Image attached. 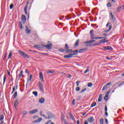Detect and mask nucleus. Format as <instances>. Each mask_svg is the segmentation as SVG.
I'll list each match as a JSON object with an SVG mask.
<instances>
[{"label": "nucleus", "instance_id": "nucleus-20", "mask_svg": "<svg viewBox=\"0 0 124 124\" xmlns=\"http://www.w3.org/2000/svg\"><path fill=\"white\" fill-rule=\"evenodd\" d=\"M27 9H28V3L26 4L25 7L24 8V12L26 15H28Z\"/></svg>", "mask_w": 124, "mask_h": 124}, {"label": "nucleus", "instance_id": "nucleus-61", "mask_svg": "<svg viewBox=\"0 0 124 124\" xmlns=\"http://www.w3.org/2000/svg\"><path fill=\"white\" fill-rule=\"evenodd\" d=\"M105 115L107 117H108V112H107V111H106Z\"/></svg>", "mask_w": 124, "mask_h": 124}, {"label": "nucleus", "instance_id": "nucleus-36", "mask_svg": "<svg viewBox=\"0 0 124 124\" xmlns=\"http://www.w3.org/2000/svg\"><path fill=\"white\" fill-rule=\"evenodd\" d=\"M65 52H66V53H70V52H72V50L71 49H68V48H66V50H65Z\"/></svg>", "mask_w": 124, "mask_h": 124}, {"label": "nucleus", "instance_id": "nucleus-5", "mask_svg": "<svg viewBox=\"0 0 124 124\" xmlns=\"http://www.w3.org/2000/svg\"><path fill=\"white\" fill-rule=\"evenodd\" d=\"M90 32L91 34V39H96L97 37L94 36V33H93V30H91Z\"/></svg>", "mask_w": 124, "mask_h": 124}, {"label": "nucleus", "instance_id": "nucleus-13", "mask_svg": "<svg viewBox=\"0 0 124 124\" xmlns=\"http://www.w3.org/2000/svg\"><path fill=\"white\" fill-rule=\"evenodd\" d=\"M38 112V109H35L29 111V114H35V113H37Z\"/></svg>", "mask_w": 124, "mask_h": 124}, {"label": "nucleus", "instance_id": "nucleus-42", "mask_svg": "<svg viewBox=\"0 0 124 124\" xmlns=\"http://www.w3.org/2000/svg\"><path fill=\"white\" fill-rule=\"evenodd\" d=\"M39 54L40 55H45V56H48V53H43L39 52Z\"/></svg>", "mask_w": 124, "mask_h": 124}, {"label": "nucleus", "instance_id": "nucleus-64", "mask_svg": "<svg viewBox=\"0 0 124 124\" xmlns=\"http://www.w3.org/2000/svg\"><path fill=\"white\" fill-rule=\"evenodd\" d=\"M105 121H106V124H108V120H107V119H105Z\"/></svg>", "mask_w": 124, "mask_h": 124}, {"label": "nucleus", "instance_id": "nucleus-21", "mask_svg": "<svg viewBox=\"0 0 124 124\" xmlns=\"http://www.w3.org/2000/svg\"><path fill=\"white\" fill-rule=\"evenodd\" d=\"M22 77H23V71L22 70L21 71V72H20V73L19 74V78H18L19 80H20V78H22Z\"/></svg>", "mask_w": 124, "mask_h": 124}, {"label": "nucleus", "instance_id": "nucleus-35", "mask_svg": "<svg viewBox=\"0 0 124 124\" xmlns=\"http://www.w3.org/2000/svg\"><path fill=\"white\" fill-rule=\"evenodd\" d=\"M78 44H79V40H77L76 41L75 45V47H76V46H78Z\"/></svg>", "mask_w": 124, "mask_h": 124}, {"label": "nucleus", "instance_id": "nucleus-48", "mask_svg": "<svg viewBox=\"0 0 124 124\" xmlns=\"http://www.w3.org/2000/svg\"><path fill=\"white\" fill-rule=\"evenodd\" d=\"M65 47L66 48V49H69V46H68V45H67V44H65Z\"/></svg>", "mask_w": 124, "mask_h": 124}, {"label": "nucleus", "instance_id": "nucleus-50", "mask_svg": "<svg viewBox=\"0 0 124 124\" xmlns=\"http://www.w3.org/2000/svg\"><path fill=\"white\" fill-rule=\"evenodd\" d=\"M77 86L78 87L79 86V84H80V81L78 80L76 82Z\"/></svg>", "mask_w": 124, "mask_h": 124}, {"label": "nucleus", "instance_id": "nucleus-18", "mask_svg": "<svg viewBox=\"0 0 124 124\" xmlns=\"http://www.w3.org/2000/svg\"><path fill=\"white\" fill-rule=\"evenodd\" d=\"M25 29L27 33H28V34L31 33V30L29 29V27H28V26H26Z\"/></svg>", "mask_w": 124, "mask_h": 124}, {"label": "nucleus", "instance_id": "nucleus-3", "mask_svg": "<svg viewBox=\"0 0 124 124\" xmlns=\"http://www.w3.org/2000/svg\"><path fill=\"white\" fill-rule=\"evenodd\" d=\"M88 122L90 123L91 124L93 123L94 122V118L93 117H91L89 118L87 120L85 121L84 124H88Z\"/></svg>", "mask_w": 124, "mask_h": 124}, {"label": "nucleus", "instance_id": "nucleus-31", "mask_svg": "<svg viewBox=\"0 0 124 124\" xmlns=\"http://www.w3.org/2000/svg\"><path fill=\"white\" fill-rule=\"evenodd\" d=\"M87 50L86 48H82L79 49V53H83V52H85Z\"/></svg>", "mask_w": 124, "mask_h": 124}, {"label": "nucleus", "instance_id": "nucleus-17", "mask_svg": "<svg viewBox=\"0 0 124 124\" xmlns=\"http://www.w3.org/2000/svg\"><path fill=\"white\" fill-rule=\"evenodd\" d=\"M69 116L71 119V120H72L73 121H75V118H74V116H73V115L71 114V113H69Z\"/></svg>", "mask_w": 124, "mask_h": 124}, {"label": "nucleus", "instance_id": "nucleus-60", "mask_svg": "<svg viewBox=\"0 0 124 124\" xmlns=\"http://www.w3.org/2000/svg\"><path fill=\"white\" fill-rule=\"evenodd\" d=\"M38 45H34V47L36 48V49H38Z\"/></svg>", "mask_w": 124, "mask_h": 124}, {"label": "nucleus", "instance_id": "nucleus-22", "mask_svg": "<svg viewBox=\"0 0 124 124\" xmlns=\"http://www.w3.org/2000/svg\"><path fill=\"white\" fill-rule=\"evenodd\" d=\"M104 49H105L106 50H112V47L110 46H107V47H104Z\"/></svg>", "mask_w": 124, "mask_h": 124}, {"label": "nucleus", "instance_id": "nucleus-23", "mask_svg": "<svg viewBox=\"0 0 124 124\" xmlns=\"http://www.w3.org/2000/svg\"><path fill=\"white\" fill-rule=\"evenodd\" d=\"M101 100H102V94H100L99 96L98 101H99V102H101Z\"/></svg>", "mask_w": 124, "mask_h": 124}, {"label": "nucleus", "instance_id": "nucleus-33", "mask_svg": "<svg viewBox=\"0 0 124 124\" xmlns=\"http://www.w3.org/2000/svg\"><path fill=\"white\" fill-rule=\"evenodd\" d=\"M32 79V75L31 74L30 76V78L28 79V82H30V81H31V79Z\"/></svg>", "mask_w": 124, "mask_h": 124}, {"label": "nucleus", "instance_id": "nucleus-28", "mask_svg": "<svg viewBox=\"0 0 124 124\" xmlns=\"http://www.w3.org/2000/svg\"><path fill=\"white\" fill-rule=\"evenodd\" d=\"M109 93H110V91H109L107 93L106 96L105 97V100H106V98H108V96H109Z\"/></svg>", "mask_w": 124, "mask_h": 124}, {"label": "nucleus", "instance_id": "nucleus-44", "mask_svg": "<svg viewBox=\"0 0 124 124\" xmlns=\"http://www.w3.org/2000/svg\"><path fill=\"white\" fill-rule=\"evenodd\" d=\"M86 91H87V88H85V89L82 90L80 91V93H84V92H86Z\"/></svg>", "mask_w": 124, "mask_h": 124}, {"label": "nucleus", "instance_id": "nucleus-62", "mask_svg": "<svg viewBox=\"0 0 124 124\" xmlns=\"http://www.w3.org/2000/svg\"><path fill=\"white\" fill-rule=\"evenodd\" d=\"M77 124H80V121L79 120H77Z\"/></svg>", "mask_w": 124, "mask_h": 124}, {"label": "nucleus", "instance_id": "nucleus-49", "mask_svg": "<svg viewBox=\"0 0 124 124\" xmlns=\"http://www.w3.org/2000/svg\"><path fill=\"white\" fill-rule=\"evenodd\" d=\"M111 6H112V5H111V3H108L107 4V6H108V7H111Z\"/></svg>", "mask_w": 124, "mask_h": 124}, {"label": "nucleus", "instance_id": "nucleus-30", "mask_svg": "<svg viewBox=\"0 0 124 124\" xmlns=\"http://www.w3.org/2000/svg\"><path fill=\"white\" fill-rule=\"evenodd\" d=\"M111 29H112V25H109L108 26V30H107V32H109V31H111Z\"/></svg>", "mask_w": 124, "mask_h": 124}, {"label": "nucleus", "instance_id": "nucleus-46", "mask_svg": "<svg viewBox=\"0 0 124 124\" xmlns=\"http://www.w3.org/2000/svg\"><path fill=\"white\" fill-rule=\"evenodd\" d=\"M76 90L77 92H79L80 91V87H78L76 88Z\"/></svg>", "mask_w": 124, "mask_h": 124}, {"label": "nucleus", "instance_id": "nucleus-25", "mask_svg": "<svg viewBox=\"0 0 124 124\" xmlns=\"http://www.w3.org/2000/svg\"><path fill=\"white\" fill-rule=\"evenodd\" d=\"M28 114V111L27 110H24L22 112V117L24 118L25 116H26V114Z\"/></svg>", "mask_w": 124, "mask_h": 124}, {"label": "nucleus", "instance_id": "nucleus-43", "mask_svg": "<svg viewBox=\"0 0 124 124\" xmlns=\"http://www.w3.org/2000/svg\"><path fill=\"white\" fill-rule=\"evenodd\" d=\"M93 86V84L91 82L88 83V87H92Z\"/></svg>", "mask_w": 124, "mask_h": 124}, {"label": "nucleus", "instance_id": "nucleus-24", "mask_svg": "<svg viewBox=\"0 0 124 124\" xmlns=\"http://www.w3.org/2000/svg\"><path fill=\"white\" fill-rule=\"evenodd\" d=\"M41 121H42V118H39L38 119V120L34 121V123H40V122H41Z\"/></svg>", "mask_w": 124, "mask_h": 124}, {"label": "nucleus", "instance_id": "nucleus-41", "mask_svg": "<svg viewBox=\"0 0 124 124\" xmlns=\"http://www.w3.org/2000/svg\"><path fill=\"white\" fill-rule=\"evenodd\" d=\"M32 93L35 96H37V92H33Z\"/></svg>", "mask_w": 124, "mask_h": 124}, {"label": "nucleus", "instance_id": "nucleus-56", "mask_svg": "<svg viewBox=\"0 0 124 124\" xmlns=\"http://www.w3.org/2000/svg\"><path fill=\"white\" fill-rule=\"evenodd\" d=\"M72 104H73L74 105H75V99H73V100Z\"/></svg>", "mask_w": 124, "mask_h": 124}, {"label": "nucleus", "instance_id": "nucleus-47", "mask_svg": "<svg viewBox=\"0 0 124 124\" xmlns=\"http://www.w3.org/2000/svg\"><path fill=\"white\" fill-rule=\"evenodd\" d=\"M15 89H16L15 87H13V91L11 93V94H12L14 92H15Z\"/></svg>", "mask_w": 124, "mask_h": 124}, {"label": "nucleus", "instance_id": "nucleus-14", "mask_svg": "<svg viewBox=\"0 0 124 124\" xmlns=\"http://www.w3.org/2000/svg\"><path fill=\"white\" fill-rule=\"evenodd\" d=\"M95 40H91L90 41H86L84 42V44H90V43H93V42H95Z\"/></svg>", "mask_w": 124, "mask_h": 124}, {"label": "nucleus", "instance_id": "nucleus-10", "mask_svg": "<svg viewBox=\"0 0 124 124\" xmlns=\"http://www.w3.org/2000/svg\"><path fill=\"white\" fill-rule=\"evenodd\" d=\"M40 116H41V117H43V118H45V119H47V116H46V115L44 113V112L42 111H40Z\"/></svg>", "mask_w": 124, "mask_h": 124}, {"label": "nucleus", "instance_id": "nucleus-19", "mask_svg": "<svg viewBox=\"0 0 124 124\" xmlns=\"http://www.w3.org/2000/svg\"><path fill=\"white\" fill-rule=\"evenodd\" d=\"M39 103L42 104L45 102V99L44 98H41L39 100Z\"/></svg>", "mask_w": 124, "mask_h": 124}, {"label": "nucleus", "instance_id": "nucleus-58", "mask_svg": "<svg viewBox=\"0 0 124 124\" xmlns=\"http://www.w3.org/2000/svg\"><path fill=\"white\" fill-rule=\"evenodd\" d=\"M107 110H108L107 106H106L105 107V112H107Z\"/></svg>", "mask_w": 124, "mask_h": 124}, {"label": "nucleus", "instance_id": "nucleus-39", "mask_svg": "<svg viewBox=\"0 0 124 124\" xmlns=\"http://www.w3.org/2000/svg\"><path fill=\"white\" fill-rule=\"evenodd\" d=\"M4 118V116L3 115H1L0 117V121H3Z\"/></svg>", "mask_w": 124, "mask_h": 124}, {"label": "nucleus", "instance_id": "nucleus-29", "mask_svg": "<svg viewBox=\"0 0 124 124\" xmlns=\"http://www.w3.org/2000/svg\"><path fill=\"white\" fill-rule=\"evenodd\" d=\"M47 73L50 74H53V73H55V70H49L47 72Z\"/></svg>", "mask_w": 124, "mask_h": 124}, {"label": "nucleus", "instance_id": "nucleus-16", "mask_svg": "<svg viewBox=\"0 0 124 124\" xmlns=\"http://www.w3.org/2000/svg\"><path fill=\"white\" fill-rule=\"evenodd\" d=\"M123 9H124V5L119 7L117 9V11H118V12H120V11H121V10H123Z\"/></svg>", "mask_w": 124, "mask_h": 124}, {"label": "nucleus", "instance_id": "nucleus-45", "mask_svg": "<svg viewBox=\"0 0 124 124\" xmlns=\"http://www.w3.org/2000/svg\"><path fill=\"white\" fill-rule=\"evenodd\" d=\"M14 6V5L13 4H11V5H10V8L11 9H12V8H13Z\"/></svg>", "mask_w": 124, "mask_h": 124}, {"label": "nucleus", "instance_id": "nucleus-63", "mask_svg": "<svg viewBox=\"0 0 124 124\" xmlns=\"http://www.w3.org/2000/svg\"><path fill=\"white\" fill-rule=\"evenodd\" d=\"M110 23H109V22L108 23V24L106 25V27H108L109 26V25H110Z\"/></svg>", "mask_w": 124, "mask_h": 124}, {"label": "nucleus", "instance_id": "nucleus-55", "mask_svg": "<svg viewBox=\"0 0 124 124\" xmlns=\"http://www.w3.org/2000/svg\"><path fill=\"white\" fill-rule=\"evenodd\" d=\"M106 60H111L112 58H110L109 57H106Z\"/></svg>", "mask_w": 124, "mask_h": 124}, {"label": "nucleus", "instance_id": "nucleus-37", "mask_svg": "<svg viewBox=\"0 0 124 124\" xmlns=\"http://www.w3.org/2000/svg\"><path fill=\"white\" fill-rule=\"evenodd\" d=\"M94 106H96V102L93 103L91 105V107H92V108L94 107Z\"/></svg>", "mask_w": 124, "mask_h": 124}, {"label": "nucleus", "instance_id": "nucleus-8", "mask_svg": "<svg viewBox=\"0 0 124 124\" xmlns=\"http://www.w3.org/2000/svg\"><path fill=\"white\" fill-rule=\"evenodd\" d=\"M46 115H47L48 117H47V119L49 120V119H52L53 118V114L50 112H47L46 113Z\"/></svg>", "mask_w": 124, "mask_h": 124}, {"label": "nucleus", "instance_id": "nucleus-54", "mask_svg": "<svg viewBox=\"0 0 124 124\" xmlns=\"http://www.w3.org/2000/svg\"><path fill=\"white\" fill-rule=\"evenodd\" d=\"M44 45H43V46H38V49L39 50H40V49H42V48H43V47H42L43 46H44Z\"/></svg>", "mask_w": 124, "mask_h": 124}, {"label": "nucleus", "instance_id": "nucleus-4", "mask_svg": "<svg viewBox=\"0 0 124 124\" xmlns=\"http://www.w3.org/2000/svg\"><path fill=\"white\" fill-rule=\"evenodd\" d=\"M39 89L42 92V93H44V88H43V84L41 81L39 82Z\"/></svg>", "mask_w": 124, "mask_h": 124}, {"label": "nucleus", "instance_id": "nucleus-7", "mask_svg": "<svg viewBox=\"0 0 124 124\" xmlns=\"http://www.w3.org/2000/svg\"><path fill=\"white\" fill-rule=\"evenodd\" d=\"M75 55V53L70 54L68 55H65L64 56L65 59H69V58H72L73 56Z\"/></svg>", "mask_w": 124, "mask_h": 124}, {"label": "nucleus", "instance_id": "nucleus-59", "mask_svg": "<svg viewBox=\"0 0 124 124\" xmlns=\"http://www.w3.org/2000/svg\"><path fill=\"white\" fill-rule=\"evenodd\" d=\"M64 124H69L67 121L66 120H64Z\"/></svg>", "mask_w": 124, "mask_h": 124}, {"label": "nucleus", "instance_id": "nucleus-27", "mask_svg": "<svg viewBox=\"0 0 124 124\" xmlns=\"http://www.w3.org/2000/svg\"><path fill=\"white\" fill-rule=\"evenodd\" d=\"M7 79V77L6 76V75H4V77H3V85H4V83H5V81Z\"/></svg>", "mask_w": 124, "mask_h": 124}, {"label": "nucleus", "instance_id": "nucleus-52", "mask_svg": "<svg viewBox=\"0 0 124 124\" xmlns=\"http://www.w3.org/2000/svg\"><path fill=\"white\" fill-rule=\"evenodd\" d=\"M64 51H65L64 49L62 48H61L59 49L60 52H64Z\"/></svg>", "mask_w": 124, "mask_h": 124}, {"label": "nucleus", "instance_id": "nucleus-51", "mask_svg": "<svg viewBox=\"0 0 124 124\" xmlns=\"http://www.w3.org/2000/svg\"><path fill=\"white\" fill-rule=\"evenodd\" d=\"M103 38H104V37H97L96 39H103Z\"/></svg>", "mask_w": 124, "mask_h": 124}, {"label": "nucleus", "instance_id": "nucleus-34", "mask_svg": "<svg viewBox=\"0 0 124 124\" xmlns=\"http://www.w3.org/2000/svg\"><path fill=\"white\" fill-rule=\"evenodd\" d=\"M100 124H104V119H103V118H101L100 119Z\"/></svg>", "mask_w": 124, "mask_h": 124}, {"label": "nucleus", "instance_id": "nucleus-1", "mask_svg": "<svg viewBox=\"0 0 124 124\" xmlns=\"http://www.w3.org/2000/svg\"><path fill=\"white\" fill-rule=\"evenodd\" d=\"M18 53L21 57H23V58H27V59H30L29 56L28 55L27 53H25V52L21 50H18Z\"/></svg>", "mask_w": 124, "mask_h": 124}, {"label": "nucleus", "instance_id": "nucleus-9", "mask_svg": "<svg viewBox=\"0 0 124 124\" xmlns=\"http://www.w3.org/2000/svg\"><path fill=\"white\" fill-rule=\"evenodd\" d=\"M111 84H112L111 82H109V83H107L105 85H104L103 86L102 91H105V90H106V89H107L108 86H110V85H111Z\"/></svg>", "mask_w": 124, "mask_h": 124}, {"label": "nucleus", "instance_id": "nucleus-32", "mask_svg": "<svg viewBox=\"0 0 124 124\" xmlns=\"http://www.w3.org/2000/svg\"><path fill=\"white\" fill-rule=\"evenodd\" d=\"M11 57H12V52L11 51L9 53V56L8 57V60H9V59H11Z\"/></svg>", "mask_w": 124, "mask_h": 124}, {"label": "nucleus", "instance_id": "nucleus-6", "mask_svg": "<svg viewBox=\"0 0 124 124\" xmlns=\"http://www.w3.org/2000/svg\"><path fill=\"white\" fill-rule=\"evenodd\" d=\"M26 20L27 18H26V16L24 15H22L21 16V21L22 24H25L26 23Z\"/></svg>", "mask_w": 124, "mask_h": 124}, {"label": "nucleus", "instance_id": "nucleus-38", "mask_svg": "<svg viewBox=\"0 0 124 124\" xmlns=\"http://www.w3.org/2000/svg\"><path fill=\"white\" fill-rule=\"evenodd\" d=\"M19 25L20 29H21V30H22V29H23V25H22V22H19Z\"/></svg>", "mask_w": 124, "mask_h": 124}, {"label": "nucleus", "instance_id": "nucleus-57", "mask_svg": "<svg viewBox=\"0 0 124 124\" xmlns=\"http://www.w3.org/2000/svg\"><path fill=\"white\" fill-rule=\"evenodd\" d=\"M123 85H124V83H120V84L118 85V87H121V86H123Z\"/></svg>", "mask_w": 124, "mask_h": 124}, {"label": "nucleus", "instance_id": "nucleus-11", "mask_svg": "<svg viewBox=\"0 0 124 124\" xmlns=\"http://www.w3.org/2000/svg\"><path fill=\"white\" fill-rule=\"evenodd\" d=\"M18 104H19V100L18 99H16L14 103V106L16 109V108H17V106H18Z\"/></svg>", "mask_w": 124, "mask_h": 124}, {"label": "nucleus", "instance_id": "nucleus-26", "mask_svg": "<svg viewBox=\"0 0 124 124\" xmlns=\"http://www.w3.org/2000/svg\"><path fill=\"white\" fill-rule=\"evenodd\" d=\"M107 42H108V41L106 39H104L100 41L101 43H106Z\"/></svg>", "mask_w": 124, "mask_h": 124}, {"label": "nucleus", "instance_id": "nucleus-2", "mask_svg": "<svg viewBox=\"0 0 124 124\" xmlns=\"http://www.w3.org/2000/svg\"><path fill=\"white\" fill-rule=\"evenodd\" d=\"M47 43L48 45H44L42 46V47L43 48H44V47H45L46 49H47V50H51V49H52V46H53V45L50 42H48Z\"/></svg>", "mask_w": 124, "mask_h": 124}, {"label": "nucleus", "instance_id": "nucleus-40", "mask_svg": "<svg viewBox=\"0 0 124 124\" xmlns=\"http://www.w3.org/2000/svg\"><path fill=\"white\" fill-rule=\"evenodd\" d=\"M16 97H17V92H15V93L14 95V96H13L14 98H16Z\"/></svg>", "mask_w": 124, "mask_h": 124}, {"label": "nucleus", "instance_id": "nucleus-15", "mask_svg": "<svg viewBox=\"0 0 124 124\" xmlns=\"http://www.w3.org/2000/svg\"><path fill=\"white\" fill-rule=\"evenodd\" d=\"M109 17L111 18L113 22H115V17L113 15V13H109Z\"/></svg>", "mask_w": 124, "mask_h": 124}, {"label": "nucleus", "instance_id": "nucleus-12", "mask_svg": "<svg viewBox=\"0 0 124 124\" xmlns=\"http://www.w3.org/2000/svg\"><path fill=\"white\" fill-rule=\"evenodd\" d=\"M39 78H40V80H41V81L42 82H44V79H43V73H42V72H40Z\"/></svg>", "mask_w": 124, "mask_h": 124}, {"label": "nucleus", "instance_id": "nucleus-53", "mask_svg": "<svg viewBox=\"0 0 124 124\" xmlns=\"http://www.w3.org/2000/svg\"><path fill=\"white\" fill-rule=\"evenodd\" d=\"M88 72H89V69L87 68L84 72V74H86V73H88Z\"/></svg>", "mask_w": 124, "mask_h": 124}]
</instances>
